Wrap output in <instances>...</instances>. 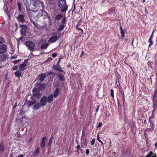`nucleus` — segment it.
<instances>
[{
	"label": "nucleus",
	"mask_w": 157,
	"mask_h": 157,
	"mask_svg": "<svg viewBox=\"0 0 157 157\" xmlns=\"http://www.w3.org/2000/svg\"><path fill=\"white\" fill-rule=\"evenodd\" d=\"M80 145H78L77 146V149H78L80 148Z\"/></svg>",
	"instance_id": "nucleus-54"
},
{
	"label": "nucleus",
	"mask_w": 157,
	"mask_h": 157,
	"mask_svg": "<svg viewBox=\"0 0 157 157\" xmlns=\"http://www.w3.org/2000/svg\"><path fill=\"white\" fill-rule=\"evenodd\" d=\"M84 54V52L83 51H82V53H81V56H82Z\"/></svg>",
	"instance_id": "nucleus-59"
},
{
	"label": "nucleus",
	"mask_w": 157,
	"mask_h": 157,
	"mask_svg": "<svg viewBox=\"0 0 157 157\" xmlns=\"http://www.w3.org/2000/svg\"><path fill=\"white\" fill-rule=\"evenodd\" d=\"M21 70H17L15 73V76L16 77L19 78L21 76Z\"/></svg>",
	"instance_id": "nucleus-14"
},
{
	"label": "nucleus",
	"mask_w": 157,
	"mask_h": 157,
	"mask_svg": "<svg viewBox=\"0 0 157 157\" xmlns=\"http://www.w3.org/2000/svg\"><path fill=\"white\" fill-rule=\"evenodd\" d=\"M113 92V90L112 89H111V95L113 98L114 97Z\"/></svg>",
	"instance_id": "nucleus-33"
},
{
	"label": "nucleus",
	"mask_w": 157,
	"mask_h": 157,
	"mask_svg": "<svg viewBox=\"0 0 157 157\" xmlns=\"http://www.w3.org/2000/svg\"><path fill=\"white\" fill-rule=\"evenodd\" d=\"M66 21V18L64 17L62 20V22L63 23H65Z\"/></svg>",
	"instance_id": "nucleus-37"
},
{
	"label": "nucleus",
	"mask_w": 157,
	"mask_h": 157,
	"mask_svg": "<svg viewBox=\"0 0 157 157\" xmlns=\"http://www.w3.org/2000/svg\"><path fill=\"white\" fill-rule=\"evenodd\" d=\"M3 9L4 10V11L6 12V14L7 15H8L9 16H10V14L8 10V7L6 3L5 4V5L3 7Z\"/></svg>",
	"instance_id": "nucleus-11"
},
{
	"label": "nucleus",
	"mask_w": 157,
	"mask_h": 157,
	"mask_svg": "<svg viewBox=\"0 0 157 157\" xmlns=\"http://www.w3.org/2000/svg\"><path fill=\"white\" fill-rule=\"evenodd\" d=\"M58 39V36H56L51 37L48 40V42L52 43L56 42Z\"/></svg>",
	"instance_id": "nucleus-10"
},
{
	"label": "nucleus",
	"mask_w": 157,
	"mask_h": 157,
	"mask_svg": "<svg viewBox=\"0 0 157 157\" xmlns=\"http://www.w3.org/2000/svg\"><path fill=\"white\" fill-rule=\"evenodd\" d=\"M18 67L16 65L13 67V70H17L18 69Z\"/></svg>",
	"instance_id": "nucleus-36"
},
{
	"label": "nucleus",
	"mask_w": 157,
	"mask_h": 157,
	"mask_svg": "<svg viewBox=\"0 0 157 157\" xmlns=\"http://www.w3.org/2000/svg\"><path fill=\"white\" fill-rule=\"evenodd\" d=\"M63 15L62 14H59L57 15L55 17V19L56 20H60L62 17Z\"/></svg>",
	"instance_id": "nucleus-21"
},
{
	"label": "nucleus",
	"mask_w": 157,
	"mask_h": 157,
	"mask_svg": "<svg viewBox=\"0 0 157 157\" xmlns=\"http://www.w3.org/2000/svg\"><path fill=\"white\" fill-rule=\"evenodd\" d=\"M46 74L45 73H43L41 75H40L39 77V80L40 81H43L44 79L46 77Z\"/></svg>",
	"instance_id": "nucleus-12"
},
{
	"label": "nucleus",
	"mask_w": 157,
	"mask_h": 157,
	"mask_svg": "<svg viewBox=\"0 0 157 157\" xmlns=\"http://www.w3.org/2000/svg\"><path fill=\"white\" fill-rule=\"evenodd\" d=\"M43 85L44 87H45V84H43Z\"/></svg>",
	"instance_id": "nucleus-64"
},
{
	"label": "nucleus",
	"mask_w": 157,
	"mask_h": 157,
	"mask_svg": "<svg viewBox=\"0 0 157 157\" xmlns=\"http://www.w3.org/2000/svg\"><path fill=\"white\" fill-rule=\"evenodd\" d=\"M47 101V97L45 96H44L40 100V102L42 106L45 105L46 104Z\"/></svg>",
	"instance_id": "nucleus-8"
},
{
	"label": "nucleus",
	"mask_w": 157,
	"mask_h": 157,
	"mask_svg": "<svg viewBox=\"0 0 157 157\" xmlns=\"http://www.w3.org/2000/svg\"><path fill=\"white\" fill-rule=\"evenodd\" d=\"M148 41L149 43H150V44L149 45V47H150L151 46V44H153V42L152 41L151 39H149Z\"/></svg>",
	"instance_id": "nucleus-35"
},
{
	"label": "nucleus",
	"mask_w": 157,
	"mask_h": 157,
	"mask_svg": "<svg viewBox=\"0 0 157 157\" xmlns=\"http://www.w3.org/2000/svg\"><path fill=\"white\" fill-rule=\"evenodd\" d=\"M4 41V39L3 38L0 37V44L3 43Z\"/></svg>",
	"instance_id": "nucleus-30"
},
{
	"label": "nucleus",
	"mask_w": 157,
	"mask_h": 157,
	"mask_svg": "<svg viewBox=\"0 0 157 157\" xmlns=\"http://www.w3.org/2000/svg\"><path fill=\"white\" fill-rule=\"evenodd\" d=\"M58 6L60 8H65L62 9L61 11L63 12L66 11L67 9V6H66V2L65 0H59L58 3Z\"/></svg>",
	"instance_id": "nucleus-1"
},
{
	"label": "nucleus",
	"mask_w": 157,
	"mask_h": 157,
	"mask_svg": "<svg viewBox=\"0 0 157 157\" xmlns=\"http://www.w3.org/2000/svg\"><path fill=\"white\" fill-rule=\"evenodd\" d=\"M64 26V25H61L58 28V31H59L60 30H63Z\"/></svg>",
	"instance_id": "nucleus-27"
},
{
	"label": "nucleus",
	"mask_w": 157,
	"mask_h": 157,
	"mask_svg": "<svg viewBox=\"0 0 157 157\" xmlns=\"http://www.w3.org/2000/svg\"><path fill=\"white\" fill-rule=\"evenodd\" d=\"M155 93L154 95V97H156L157 96V90H156L155 92Z\"/></svg>",
	"instance_id": "nucleus-45"
},
{
	"label": "nucleus",
	"mask_w": 157,
	"mask_h": 157,
	"mask_svg": "<svg viewBox=\"0 0 157 157\" xmlns=\"http://www.w3.org/2000/svg\"><path fill=\"white\" fill-rule=\"evenodd\" d=\"M23 155L22 154V155H18L17 157H23Z\"/></svg>",
	"instance_id": "nucleus-57"
},
{
	"label": "nucleus",
	"mask_w": 157,
	"mask_h": 157,
	"mask_svg": "<svg viewBox=\"0 0 157 157\" xmlns=\"http://www.w3.org/2000/svg\"><path fill=\"white\" fill-rule=\"evenodd\" d=\"M99 105H98L97 107V108L96 109V112H98V110H99Z\"/></svg>",
	"instance_id": "nucleus-51"
},
{
	"label": "nucleus",
	"mask_w": 157,
	"mask_h": 157,
	"mask_svg": "<svg viewBox=\"0 0 157 157\" xmlns=\"http://www.w3.org/2000/svg\"><path fill=\"white\" fill-rule=\"evenodd\" d=\"M4 146L2 143L0 144V151L2 152L4 150Z\"/></svg>",
	"instance_id": "nucleus-22"
},
{
	"label": "nucleus",
	"mask_w": 157,
	"mask_h": 157,
	"mask_svg": "<svg viewBox=\"0 0 157 157\" xmlns=\"http://www.w3.org/2000/svg\"><path fill=\"white\" fill-rule=\"evenodd\" d=\"M17 5L18 6V9L19 11H21L22 9V3L20 1L17 2Z\"/></svg>",
	"instance_id": "nucleus-20"
},
{
	"label": "nucleus",
	"mask_w": 157,
	"mask_h": 157,
	"mask_svg": "<svg viewBox=\"0 0 157 157\" xmlns=\"http://www.w3.org/2000/svg\"><path fill=\"white\" fill-rule=\"evenodd\" d=\"M21 61V59H18L17 60H14L13 61V62L14 63H18L19 61Z\"/></svg>",
	"instance_id": "nucleus-34"
},
{
	"label": "nucleus",
	"mask_w": 157,
	"mask_h": 157,
	"mask_svg": "<svg viewBox=\"0 0 157 157\" xmlns=\"http://www.w3.org/2000/svg\"><path fill=\"white\" fill-rule=\"evenodd\" d=\"M41 12L42 13L45 12V11L44 10H41Z\"/></svg>",
	"instance_id": "nucleus-62"
},
{
	"label": "nucleus",
	"mask_w": 157,
	"mask_h": 157,
	"mask_svg": "<svg viewBox=\"0 0 157 157\" xmlns=\"http://www.w3.org/2000/svg\"><path fill=\"white\" fill-rule=\"evenodd\" d=\"M48 60H52V58H51V57H50V58H48Z\"/></svg>",
	"instance_id": "nucleus-60"
},
{
	"label": "nucleus",
	"mask_w": 157,
	"mask_h": 157,
	"mask_svg": "<svg viewBox=\"0 0 157 157\" xmlns=\"http://www.w3.org/2000/svg\"><path fill=\"white\" fill-rule=\"evenodd\" d=\"M60 66H56V65H54L53 66L52 68L53 69L56 70L57 71H58V69H59V68L60 67Z\"/></svg>",
	"instance_id": "nucleus-28"
},
{
	"label": "nucleus",
	"mask_w": 157,
	"mask_h": 157,
	"mask_svg": "<svg viewBox=\"0 0 157 157\" xmlns=\"http://www.w3.org/2000/svg\"><path fill=\"white\" fill-rule=\"evenodd\" d=\"M30 20L34 25L36 26L38 25V24L36 21H35L34 20H33L32 19H31Z\"/></svg>",
	"instance_id": "nucleus-29"
},
{
	"label": "nucleus",
	"mask_w": 157,
	"mask_h": 157,
	"mask_svg": "<svg viewBox=\"0 0 157 157\" xmlns=\"http://www.w3.org/2000/svg\"><path fill=\"white\" fill-rule=\"evenodd\" d=\"M58 71H59V72H63V73H64V71L62 69H60V67L59 68V69H58Z\"/></svg>",
	"instance_id": "nucleus-39"
},
{
	"label": "nucleus",
	"mask_w": 157,
	"mask_h": 157,
	"mask_svg": "<svg viewBox=\"0 0 157 157\" xmlns=\"http://www.w3.org/2000/svg\"><path fill=\"white\" fill-rule=\"evenodd\" d=\"M23 130L22 129H21V130H19L17 132L18 136L19 137H21V136H23L24 135V133H23L22 132Z\"/></svg>",
	"instance_id": "nucleus-16"
},
{
	"label": "nucleus",
	"mask_w": 157,
	"mask_h": 157,
	"mask_svg": "<svg viewBox=\"0 0 157 157\" xmlns=\"http://www.w3.org/2000/svg\"><path fill=\"white\" fill-rule=\"evenodd\" d=\"M86 154H87V155H88L89 154V149H87L86 150Z\"/></svg>",
	"instance_id": "nucleus-46"
},
{
	"label": "nucleus",
	"mask_w": 157,
	"mask_h": 157,
	"mask_svg": "<svg viewBox=\"0 0 157 157\" xmlns=\"http://www.w3.org/2000/svg\"><path fill=\"white\" fill-rule=\"evenodd\" d=\"M7 46L5 44L0 45V53H3L6 51Z\"/></svg>",
	"instance_id": "nucleus-7"
},
{
	"label": "nucleus",
	"mask_w": 157,
	"mask_h": 157,
	"mask_svg": "<svg viewBox=\"0 0 157 157\" xmlns=\"http://www.w3.org/2000/svg\"><path fill=\"white\" fill-rule=\"evenodd\" d=\"M152 155H153L151 157H156V154L155 153H153Z\"/></svg>",
	"instance_id": "nucleus-47"
},
{
	"label": "nucleus",
	"mask_w": 157,
	"mask_h": 157,
	"mask_svg": "<svg viewBox=\"0 0 157 157\" xmlns=\"http://www.w3.org/2000/svg\"><path fill=\"white\" fill-rule=\"evenodd\" d=\"M153 130V128L152 129H148V128L147 129V130H148V131H152Z\"/></svg>",
	"instance_id": "nucleus-55"
},
{
	"label": "nucleus",
	"mask_w": 157,
	"mask_h": 157,
	"mask_svg": "<svg viewBox=\"0 0 157 157\" xmlns=\"http://www.w3.org/2000/svg\"><path fill=\"white\" fill-rule=\"evenodd\" d=\"M59 78L60 80L61 81H63L64 76L63 75H62V74H60L59 75Z\"/></svg>",
	"instance_id": "nucleus-25"
},
{
	"label": "nucleus",
	"mask_w": 157,
	"mask_h": 157,
	"mask_svg": "<svg viewBox=\"0 0 157 157\" xmlns=\"http://www.w3.org/2000/svg\"><path fill=\"white\" fill-rule=\"evenodd\" d=\"M48 46V44L47 43H45L43 44L41 46V48L42 49H45L47 48Z\"/></svg>",
	"instance_id": "nucleus-24"
},
{
	"label": "nucleus",
	"mask_w": 157,
	"mask_h": 157,
	"mask_svg": "<svg viewBox=\"0 0 157 157\" xmlns=\"http://www.w3.org/2000/svg\"><path fill=\"white\" fill-rule=\"evenodd\" d=\"M153 33L151 35L149 39H151L152 38V36H153Z\"/></svg>",
	"instance_id": "nucleus-56"
},
{
	"label": "nucleus",
	"mask_w": 157,
	"mask_h": 157,
	"mask_svg": "<svg viewBox=\"0 0 157 157\" xmlns=\"http://www.w3.org/2000/svg\"><path fill=\"white\" fill-rule=\"evenodd\" d=\"M102 125V123L101 122L99 123L98 125L97 126V128H99L101 127Z\"/></svg>",
	"instance_id": "nucleus-42"
},
{
	"label": "nucleus",
	"mask_w": 157,
	"mask_h": 157,
	"mask_svg": "<svg viewBox=\"0 0 157 157\" xmlns=\"http://www.w3.org/2000/svg\"><path fill=\"white\" fill-rule=\"evenodd\" d=\"M46 137H44L42 140V142L40 144V147L43 148L44 147L45 144Z\"/></svg>",
	"instance_id": "nucleus-13"
},
{
	"label": "nucleus",
	"mask_w": 157,
	"mask_h": 157,
	"mask_svg": "<svg viewBox=\"0 0 157 157\" xmlns=\"http://www.w3.org/2000/svg\"><path fill=\"white\" fill-rule=\"evenodd\" d=\"M17 103H16L15 104L14 106L13 107V109H15V108L16 107V106H17Z\"/></svg>",
	"instance_id": "nucleus-49"
},
{
	"label": "nucleus",
	"mask_w": 157,
	"mask_h": 157,
	"mask_svg": "<svg viewBox=\"0 0 157 157\" xmlns=\"http://www.w3.org/2000/svg\"><path fill=\"white\" fill-rule=\"evenodd\" d=\"M59 89H56V90L55 91L53 96L54 98H56L58 95V94L59 93Z\"/></svg>",
	"instance_id": "nucleus-23"
},
{
	"label": "nucleus",
	"mask_w": 157,
	"mask_h": 157,
	"mask_svg": "<svg viewBox=\"0 0 157 157\" xmlns=\"http://www.w3.org/2000/svg\"><path fill=\"white\" fill-rule=\"evenodd\" d=\"M54 74L53 73V72H50L49 73L48 75H47V76L48 77H49V76H50L51 75H53Z\"/></svg>",
	"instance_id": "nucleus-41"
},
{
	"label": "nucleus",
	"mask_w": 157,
	"mask_h": 157,
	"mask_svg": "<svg viewBox=\"0 0 157 157\" xmlns=\"http://www.w3.org/2000/svg\"><path fill=\"white\" fill-rule=\"evenodd\" d=\"M33 96L38 99H39L41 98V94L40 92H38L37 93L34 94Z\"/></svg>",
	"instance_id": "nucleus-18"
},
{
	"label": "nucleus",
	"mask_w": 157,
	"mask_h": 157,
	"mask_svg": "<svg viewBox=\"0 0 157 157\" xmlns=\"http://www.w3.org/2000/svg\"><path fill=\"white\" fill-rule=\"evenodd\" d=\"M53 138V137L52 136L50 138L48 144V146H49L51 144V142Z\"/></svg>",
	"instance_id": "nucleus-31"
},
{
	"label": "nucleus",
	"mask_w": 157,
	"mask_h": 157,
	"mask_svg": "<svg viewBox=\"0 0 157 157\" xmlns=\"http://www.w3.org/2000/svg\"><path fill=\"white\" fill-rule=\"evenodd\" d=\"M27 60H25L20 65L19 68L21 71H24L25 70L27 63Z\"/></svg>",
	"instance_id": "nucleus-6"
},
{
	"label": "nucleus",
	"mask_w": 157,
	"mask_h": 157,
	"mask_svg": "<svg viewBox=\"0 0 157 157\" xmlns=\"http://www.w3.org/2000/svg\"><path fill=\"white\" fill-rule=\"evenodd\" d=\"M121 34L122 38L123 39H124V34Z\"/></svg>",
	"instance_id": "nucleus-48"
},
{
	"label": "nucleus",
	"mask_w": 157,
	"mask_h": 157,
	"mask_svg": "<svg viewBox=\"0 0 157 157\" xmlns=\"http://www.w3.org/2000/svg\"><path fill=\"white\" fill-rule=\"evenodd\" d=\"M121 34H124V30H122L121 31Z\"/></svg>",
	"instance_id": "nucleus-52"
},
{
	"label": "nucleus",
	"mask_w": 157,
	"mask_h": 157,
	"mask_svg": "<svg viewBox=\"0 0 157 157\" xmlns=\"http://www.w3.org/2000/svg\"><path fill=\"white\" fill-rule=\"evenodd\" d=\"M155 147L156 148H157V142L155 144Z\"/></svg>",
	"instance_id": "nucleus-58"
},
{
	"label": "nucleus",
	"mask_w": 157,
	"mask_h": 157,
	"mask_svg": "<svg viewBox=\"0 0 157 157\" xmlns=\"http://www.w3.org/2000/svg\"><path fill=\"white\" fill-rule=\"evenodd\" d=\"M18 21L21 22H23L25 21L24 16L23 14H19L17 17Z\"/></svg>",
	"instance_id": "nucleus-5"
},
{
	"label": "nucleus",
	"mask_w": 157,
	"mask_h": 157,
	"mask_svg": "<svg viewBox=\"0 0 157 157\" xmlns=\"http://www.w3.org/2000/svg\"><path fill=\"white\" fill-rule=\"evenodd\" d=\"M36 102V101L34 100L33 101H27V103L28 105H29V106H30L31 105H33V104H35Z\"/></svg>",
	"instance_id": "nucleus-19"
},
{
	"label": "nucleus",
	"mask_w": 157,
	"mask_h": 157,
	"mask_svg": "<svg viewBox=\"0 0 157 157\" xmlns=\"http://www.w3.org/2000/svg\"><path fill=\"white\" fill-rule=\"evenodd\" d=\"M34 3L33 6L35 8H39L40 7L42 9L44 8L43 2L40 0H33Z\"/></svg>",
	"instance_id": "nucleus-2"
},
{
	"label": "nucleus",
	"mask_w": 157,
	"mask_h": 157,
	"mask_svg": "<svg viewBox=\"0 0 157 157\" xmlns=\"http://www.w3.org/2000/svg\"><path fill=\"white\" fill-rule=\"evenodd\" d=\"M60 59H59V61H58V63H57V66H59V63L60 62Z\"/></svg>",
	"instance_id": "nucleus-50"
},
{
	"label": "nucleus",
	"mask_w": 157,
	"mask_h": 157,
	"mask_svg": "<svg viewBox=\"0 0 157 157\" xmlns=\"http://www.w3.org/2000/svg\"><path fill=\"white\" fill-rule=\"evenodd\" d=\"M97 139V140H98V141H99V142L101 141V140H100V137H99V136H98V135Z\"/></svg>",
	"instance_id": "nucleus-43"
},
{
	"label": "nucleus",
	"mask_w": 157,
	"mask_h": 157,
	"mask_svg": "<svg viewBox=\"0 0 157 157\" xmlns=\"http://www.w3.org/2000/svg\"><path fill=\"white\" fill-rule=\"evenodd\" d=\"M37 10L35 11L29 10L28 12V15L30 19H32L33 17H34V15L35 14V12H37Z\"/></svg>",
	"instance_id": "nucleus-9"
},
{
	"label": "nucleus",
	"mask_w": 157,
	"mask_h": 157,
	"mask_svg": "<svg viewBox=\"0 0 157 157\" xmlns=\"http://www.w3.org/2000/svg\"><path fill=\"white\" fill-rule=\"evenodd\" d=\"M120 30H121H121H123V29H122V27H121V25L120 26Z\"/></svg>",
	"instance_id": "nucleus-61"
},
{
	"label": "nucleus",
	"mask_w": 157,
	"mask_h": 157,
	"mask_svg": "<svg viewBox=\"0 0 157 157\" xmlns=\"http://www.w3.org/2000/svg\"><path fill=\"white\" fill-rule=\"evenodd\" d=\"M78 26V25H77L76 27L77 29L78 30H81L82 32V33H83V31L81 29L79 28Z\"/></svg>",
	"instance_id": "nucleus-40"
},
{
	"label": "nucleus",
	"mask_w": 157,
	"mask_h": 157,
	"mask_svg": "<svg viewBox=\"0 0 157 157\" xmlns=\"http://www.w3.org/2000/svg\"><path fill=\"white\" fill-rule=\"evenodd\" d=\"M57 56V54L56 53H53L52 54V56L53 57H56Z\"/></svg>",
	"instance_id": "nucleus-44"
},
{
	"label": "nucleus",
	"mask_w": 157,
	"mask_h": 157,
	"mask_svg": "<svg viewBox=\"0 0 157 157\" xmlns=\"http://www.w3.org/2000/svg\"><path fill=\"white\" fill-rule=\"evenodd\" d=\"M94 142H95V139H94L91 141L90 143V144L91 145H93L94 144Z\"/></svg>",
	"instance_id": "nucleus-38"
},
{
	"label": "nucleus",
	"mask_w": 157,
	"mask_h": 157,
	"mask_svg": "<svg viewBox=\"0 0 157 157\" xmlns=\"http://www.w3.org/2000/svg\"><path fill=\"white\" fill-rule=\"evenodd\" d=\"M153 154V153L152 151H150V152L145 157H151V155Z\"/></svg>",
	"instance_id": "nucleus-32"
},
{
	"label": "nucleus",
	"mask_w": 157,
	"mask_h": 157,
	"mask_svg": "<svg viewBox=\"0 0 157 157\" xmlns=\"http://www.w3.org/2000/svg\"><path fill=\"white\" fill-rule=\"evenodd\" d=\"M39 150L40 149L39 147H37V149H36V151L34 153V155H37L39 153Z\"/></svg>",
	"instance_id": "nucleus-26"
},
{
	"label": "nucleus",
	"mask_w": 157,
	"mask_h": 157,
	"mask_svg": "<svg viewBox=\"0 0 157 157\" xmlns=\"http://www.w3.org/2000/svg\"><path fill=\"white\" fill-rule=\"evenodd\" d=\"M53 101V95L52 94L49 95L48 97L47 101L49 103H51Z\"/></svg>",
	"instance_id": "nucleus-15"
},
{
	"label": "nucleus",
	"mask_w": 157,
	"mask_h": 157,
	"mask_svg": "<svg viewBox=\"0 0 157 157\" xmlns=\"http://www.w3.org/2000/svg\"><path fill=\"white\" fill-rule=\"evenodd\" d=\"M36 90V89H33V92H34L35 91V90Z\"/></svg>",
	"instance_id": "nucleus-63"
},
{
	"label": "nucleus",
	"mask_w": 157,
	"mask_h": 157,
	"mask_svg": "<svg viewBox=\"0 0 157 157\" xmlns=\"http://www.w3.org/2000/svg\"><path fill=\"white\" fill-rule=\"evenodd\" d=\"M25 43V45L28 47L29 50L31 51H34L35 46L34 43L30 41H27Z\"/></svg>",
	"instance_id": "nucleus-3"
},
{
	"label": "nucleus",
	"mask_w": 157,
	"mask_h": 157,
	"mask_svg": "<svg viewBox=\"0 0 157 157\" xmlns=\"http://www.w3.org/2000/svg\"><path fill=\"white\" fill-rule=\"evenodd\" d=\"M42 106L41 104L38 103L34 105L33 107L34 109H40Z\"/></svg>",
	"instance_id": "nucleus-17"
},
{
	"label": "nucleus",
	"mask_w": 157,
	"mask_h": 157,
	"mask_svg": "<svg viewBox=\"0 0 157 157\" xmlns=\"http://www.w3.org/2000/svg\"><path fill=\"white\" fill-rule=\"evenodd\" d=\"M20 27L22 28V29L20 31L21 34L23 36H25L27 28V26L26 25H21Z\"/></svg>",
	"instance_id": "nucleus-4"
},
{
	"label": "nucleus",
	"mask_w": 157,
	"mask_h": 157,
	"mask_svg": "<svg viewBox=\"0 0 157 157\" xmlns=\"http://www.w3.org/2000/svg\"><path fill=\"white\" fill-rule=\"evenodd\" d=\"M20 113L21 114H22V113H24V112L23 110H21L20 111Z\"/></svg>",
	"instance_id": "nucleus-53"
}]
</instances>
